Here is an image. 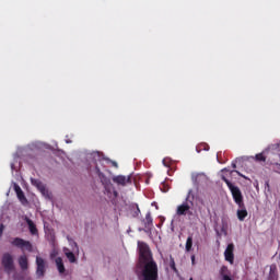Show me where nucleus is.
<instances>
[{"mask_svg":"<svg viewBox=\"0 0 280 280\" xmlns=\"http://www.w3.org/2000/svg\"><path fill=\"white\" fill-rule=\"evenodd\" d=\"M222 180H224L225 185H228L233 200L234 202L237 205V207H244V195H242V190L240 189V187L233 185V183H231V180H229L225 176L221 177Z\"/></svg>","mask_w":280,"mask_h":280,"instance_id":"f03ea898","label":"nucleus"},{"mask_svg":"<svg viewBox=\"0 0 280 280\" xmlns=\"http://www.w3.org/2000/svg\"><path fill=\"white\" fill-rule=\"evenodd\" d=\"M235 244L230 243L228 244L225 250H224V259L229 264L233 265L235 262Z\"/></svg>","mask_w":280,"mask_h":280,"instance_id":"423d86ee","label":"nucleus"},{"mask_svg":"<svg viewBox=\"0 0 280 280\" xmlns=\"http://www.w3.org/2000/svg\"><path fill=\"white\" fill-rule=\"evenodd\" d=\"M137 211H138V213H141V210L139 209V207H137Z\"/></svg>","mask_w":280,"mask_h":280,"instance_id":"cd10ccee","label":"nucleus"},{"mask_svg":"<svg viewBox=\"0 0 280 280\" xmlns=\"http://www.w3.org/2000/svg\"><path fill=\"white\" fill-rule=\"evenodd\" d=\"M14 191H15V194H19V192L23 191V189H21V186L15 184L14 185Z\"/></svg>","mask_w":280,"mask_h":280,"instance_id":"4be33fe9","label":"nucleus"},{"mask_svg":"<svg viewBox=\"0 0 280 280\" xmlns=\"http://www.w3.org/2000/svg\"><path fill=\"white\" fill-rule=\"evenodd\" d=\"M191 264H192V266H194V264H196V256L195 255L191 256Z\"/></svg>","mask_w":280,"mask_h":280,"instance_id":"393cba45","label":"nucleus"},{"mask_svg":"<svg viewBox=\"0 0 280 280\" xmlns=\"http://www.w3.org/2000/svg\"><path fill=\"white\" fill-rule=\"evenodd\" d=\"M142 222L144 224V229H147L148 231H152V226H154L152 213L148 212L145 214V219H143Z\"/></svg>","mask_w":280,"mask_h":280,"instance_id":"f8f14e48","label":"nucleus"},{"mask_svg":"<svg viewBox=\"0 0 280 280\" xmlns=\"http://www.w3.org/2000/svg\"><path fill=\"white\" fill-rule=\"evenodd\" d=\"M63 252L67 259H69L70 264H75V254H73V252H70L68 248H65Z\"/></svg>","mask_w":280,"mask_h":280,"instance_id":"dca6fc26","label":"nucleus"},{"mask_svg":"<svg viewBox=\"0 0 280 280\" xmlns=\"http://www.w3.org/2000/svg\"><path fill=\"white\" fill-rule=\"evenodd\" d=\"M139 265L142 268V280H159V265L152 257L150 246L138 241Z\"/></svg>","mask_w":280,"mask_h":280,"instance_id":"f257e3e1","label":"nucleus"},{"mask_svg":"<svg viewBox=\"0 0 280 280\" xmlns=\"http://www.w3.org/2000/svg\"><path fill=\"white\" fill-rule=\"evenodd\" d=\"M73 244H74L75 248H78V243L73 242Z\"/></svg>","mask_w":280,"mask_h":280,"instance_id":"c85d7f7f","label":"nucleus"},{"mask_svg":"<svg viewBox=\"0 0 280 280\" xmlns=\"http://www.w3.org/2000/svg\"><path fill=\"white\" fill-rule=\"evenodd\" d=\"M170 267L174 270V272H178V269H176V261L172 256L170 257Z\"/></svg>","mask_w":280,"mask_h":280,"instance_id":"6ab92c4d","label":"nucleus"},{"mask_svg":"<svg viewBox=\"0 0 280 280\" xmlns=\"http://www.w3.org/2000/svg\"><path fill=\"white\" fill-rule=\"evenodd\" d=\"M1 265L4 268V272H7V275H12V272H14V258L10 253H4L2 255Z\"/></svg>","mask_w":280,"mask_h":280,"instance_id":"39448f33","label":"nucleus"},{"mask_svg":"<svg viewBox=\"0 0 280 280\" xmlns=\"http://www.w3.org/2000/svg\"><path fill=\"white\" fill-rule=\"evenodd\" d=\"M279 259H280V254H279Z\"/></svg>","mask_w":280,"mask_h":280,"instance_id":"473e14b6","label":"nucleus"},{"mask_svg":"<svg viewBox=\"0 0 280 280\" xmlns=\"http://www.w3.org/2000/svg\"><path fill=\"white\" fill-rule=\"evenodd\" d=\"M234 172H236V174H238V176H243L242 174H240L237 171H234Z\"/></svg>","mask_w":280,"mask_h":280,"instance_id":"c756f323","label":"nucleus"},{"mask_svg":"<svg viewBox=\"0 0 280 280\" xmlns=\"http://www.w3.org/2000/svg\"><path fill=\"white\" fill-rule=\"evenodd\" d=\"M189 196H191V190L188 191V195L186 197V201H184L182 205L177 206L176 209V215H194V212L191 211V206L189 205Z\"/></svg>","mask_w":280,"mask_h":280,"instance_id":"20e7f679","label":"nucleus"},{"mask_svg":"<svg viewBox=\"0 0 280 280\" xmlns=\"http://www.w3.org/2000/svg\"><path fill=\"white\" fill-rule=\"evenodd\" d=\"M189 280H195L194 278H190Z\"/></svg>","mask_w":280,"mask_h":280,"instance_id":"2f4dec72","label":"nucleus"},{"mask_svg":"<svg viewBox=\"0 0 280 280\" xmlns=\"http://www.w3.org/2000/svg\"><path fill=\"white\" fill-rule=\"evenodd\" d=\"M232 167L235 170V167H237V165L235 163H232Z\"/></svg>","mask_w":280,"mask_h":280,"instance_id":"a878e982","label":"nucleus"},{"mask_svg":"<svg viewBox=\"0 0 280 280\" xmlns=\"http://www.w3.org/2000/svg\"><path fill=\"white\" fill-rule=\"evenodd\" d=\"M32 185H35L37 187L38 191L43 194V196H46V198H50L49 190L40 183L38 179H31Z\"/></svg>","mask_w":280,"mask_h":280,"instance_id":"6e6552de","label":"nucleus"},{"mask_svg":"<svg viewBox=\"0 0 280 280\" xmlns=\"http://www.w3.org/2000/svg\"><path fill=\"white\" fill-rule=\"evenodd\" d=\"M36 264H37V269H36L37 277H45V259L37 256Z\"/></svg>","mask_w":280,"mask_h":280,"instance_id":"1a4fd4ad","label":"nucleus"},{"mask_svg":"<svg viewBox=\"0 0 280 280\" xmlns=\"http://www.w3.org/2000/svg\"><path fill=\"white\" fill-rule=\"evenodd\" d=\"M18 261L21 270H27V268H30V264L26 255H21Z\"/></svg>","mask_w":280,"mask_h":280,"instance_id":"ddd939ff","label":"nucleus"},{"mask_svg":"<svg viewBox=\"0 0 280 280\" xmlns=\"http://www.w3.org/2000/svg\"><path fill=\"white\" fill-rule=\"evenodd\" d=\"M198 176H200V174H192V175H191L192 182H194L195 184H198Z\"/></svg>","mask_w":280,"mask_h":280,"instance_id":"412c9836","label":"nucleus"},{"mask_svg":"<svg viewBox=\"0 0 280 280\" xmlns=\"http://www.w3.org/2000/svg\"><path fill=\"white\" fill-rule=\"evenodd\" d=\"M276 172H277L278 174H280V164H279V163H276Z\"/></svg>","mask_w":280,"mask_h":280,"instance_id":"b1692460","label":"nucleus"},{"mask_svg":"<svg viewBox=\"0 0 280 280\" xmlns=\"http://www.w3.org/2000/svg\"><path fill=\"white\" fill-rule=\"evenodd\" d=\"M11 245L14 246L15 248H20V250L22 252L27 250V253H32V250H34V246L32 245V242L25 241L21 237H14L11 241Z\"/></svg>","mask_w":280,"mask_h":280,"instance_id":"7ed1b4c3","label":"nucleus"},{"mask_svg":"<svg viewBox=\"0 0 280 280\" xmlns=\"http://www.w3.org/2000/svg\"><path fill=\"white\" fill-rule=\"evenodd\" d=\"M192 247H194V236L189 235L186 240V245H185L186 253H191Z\"/></svg>","mask_w":280,"mask_h":280,"instance_id":"2eb2a0df","label":"nucleus"},{"mask_svg":"<svg viewBox=\"0 0 280 280\" xmlns=\"http://www.w3.org/2000/svg\"><path fill=\"white\" fill-rule=\"evenodd\" d=\"M16 196L22 205H24V206L27 205V202H28L27 197H25V194L23 192V190L18 192Z\"/></svg>","mask_w":280,"mask_h":280,"instance_id":"f3484780","label":"nucleus"},{"mask_svg":"<svg viewBox=\"0 0 280 280\" xmlns=\"http://www.w3.org/2000/svg\"><path fill=\"white\" fill-rule=\"evenodd\" d=\"M228 272H229V267L222 266L220 269V275L222 277V280H224V277H229Z\"/></svg>","mask_w":280,"mask_h":280,"instance_id":"a211bd4d","label":"nucleus"},{"mask_svg":"<svg viewBox=\"0 0 280 280\" xmlns=\"http://www.w3.org/2000/svg\"><path fill=\"white\" fill-rule=\"evenodd\" d=\"M96 170V174H98V176H104V173H102V171L100 170V166H95Z\"/></svg>","mask_w":280,"mask_h":280,"instance_id":"5701e85b","label":"nucleus"},{"mask_svg":"<svg viewBox=\"0 0 280 280\" xmlns=\"http://www.w3.org/2000/svg\"><path fill=\"white\" fill-rule=\"evenodd\" d=\"M25 222L28 226V231L31 233V235H38V228H36V223H34V221H32V219L25 217Z\"/></svg>","mask_w":280,"mask_h":280,"instance_id":"9b49d317","label":"nucleus"},{"mask_svg":"<svg viewBox=\"0 0 280 280\" xmlns=\"http://www.w3.org/2000/svg\"><path fill=\"white\" fill-rule=\"evenodd\" d=\"M240 209L236 211L237 219L240 222H244L246 218H248V210H246V205L243 203V207H238Z\"/></svg>","mask_w":280,"mask_h":280,"instance_id":"9d476101","label":"nucleus"},{"mask_svg":"<svg viewBox=\"0 0 280 280\" xmlns=\"http://www.w3.org/2000/svg\"><path fill=\"white\" fill-rule=\"evenodd\" d=\"M113 183H116V185H121V187H126V185L132 183V177L125 176V175H117L113 177Z\"/></svg>","mask_w":280,"mask_h":280,"instance_id":"0eeeda50","label":"nucleus"},{"mask_svg":"<svg viewBox=\"0 0 280 280\" xmlns=\"http://www.w3.org/2000/svg\"><path fill=\"white\" fill-rule=\"evenodd\" d=\"M114 196L117 197L118 196V192L117 190L114 191Z\"/></svg>","mask_w":280,"mask_h":280,"instance_id":"bb28decb","label":"nucleus"},{"mask_svg":"<svg viewBox=\"0 0 280 280\" xmlns=\"http://www.w3.org/2000/svg\"><path fill=\"white\" fill-rule=\"evenodd\" d=\"M56 266L59 275H65L66 269H65V262H62V259L60 257L56 258Z\"/></svg>","mask_w":280,"mask_h":280,"instance_id":"4468645a","label":"nucleus"},{"mask_svg":"<svg viewBox=\"0 0 280 280\" xmlns=\"http://www.w3.org/2000/svg\"><path fill=\"white\" fill-rule=\"evenodd\" d=\"M190 205H194V201H190Z\"/></svg>","mask_w":280,"mask_h":280,"instance_id":"7c9ffc66","label":"nucleus"},{"mask_svg":"<svg viewBox=\"0 0 280 280\" xmlns=\"http://www.w3.org/2000/svg\"><path fill=\"white\" fill-rule=\"evenodd\" d=\"M255 159H256V161L266 162V158H265L264 153L256 154Z\"/></svg>","mask_w":280,"mask_h":280,"instance_id":"aec40b11","label":"nucleus"}]
</instances>
